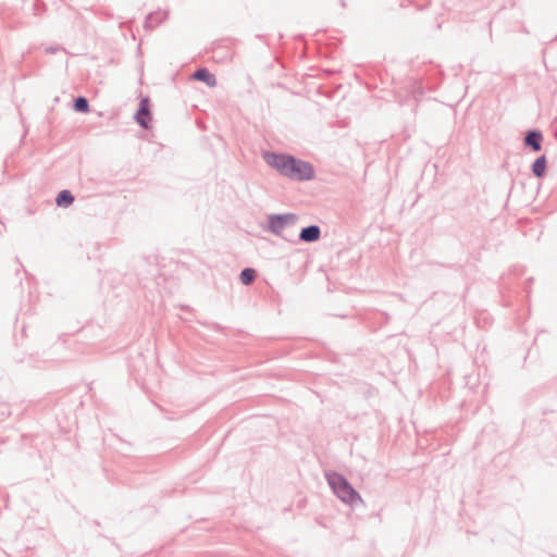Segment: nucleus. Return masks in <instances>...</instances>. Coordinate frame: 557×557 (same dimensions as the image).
Returning <instances> with one entry per match:
<instances>
[{
  "mask_svg": "<svg viewBox=\"0 0 557 557\" xmlns=\"http://www.w3.org/2000/svg\"><path fill=\"white\" fill-rule=\"evenodd\" d=\"M263 159L269 166L292 181L304 182L314 177L312 164L292 154L267 151Z\"/></svg>",
  "mask_w": 557,
  "mask_h": 557,
  "instance_id": "nucleus-1",
  "label": "nucleus"
},
{
  "mask_svg": "<svg viewBox=\"0 0 557 557\" xmlns=\"http://www.w3.org/2000/svg\"><path fill=\"white\" fill-rule=\"evenodd\" d=\"M325 479L333 493L346 505L356 508L364 502L360 494L352 487L349 481L337 472H326Z\"/></svg>",
  "mask_w": 557,
  "mask_h": 557,
  "instance_id": "nucleus-2",
  "label": "nucleus"
},
{
  "mask_svg": "<svg viewBox=\"0 0 557 557\" xmlns=\"http://www.w3.org/2000/svg\"><path fill=\"white\" fill-rule=\"evenodd\" d=\"M295 213H278L268 215V231L275 236H281L287 225H294L297 222Z\"/></svg>",
  "mask_w": 557,
  "mask_h": 557,
  "instance_id": "nucleus-3",
  "label": "nucleus"
},
{
  "mask_svg": "<svg viewBox=\"0 0 557 557\" xmlns=\"http://www.w3.org/2000/svg\"><path fill=\"white\" fill-rule=\"evenodd\" d=\"M135 120L141 128H144V129L150 128L151 112L149 109V99L148 98H144L140 100L138 110L135 114Z\"/></svg>",
  "mask_w": 557,
  "mask_h": 557,
  "instance_id": "nucleus-4",
  "label": "nucleus"
},
{
  "mask_svg": "<svg viewBox=\"0 0 557 557\" xmlns=\"http://www.w3.org/2000/svg\"><path fill=\"white\" fill-rule=\"evenodd\" d=\"M321 237V228L317 224L302 227L299 233V240L302 243H314Z\"/></svg>",
  "mask_w": 557,
  "mask_h": 557,
  "instance_id": "nucleus-5",
  "label": "nucleus"
},
{
  "mask_svg": "<svg viewBox=\"0 0 557 557\" xmlns=\"http://www.w3.org/2000/svg\"><path fill=\"white\" fill-rule=\"evenodd\" d=\"M543 135L537 129H531L525 134L524 145L533 151L542 149Z\"/></svg>",
  "mask_w": 557,
  "mask_h": 557,
  "instance_id": "nucleus-6",
  "label": "nucleus"
},
{
  "mask_svg": "<svg viewBox=\"0 0 557 557\" xmlns=\"http://www.w3.org/2000/svg\"><path fill=\"white\" fill-rule=\"evenodd\" d=\"M191 77L196 81L203 82L209 87H214L216 85L215 76L206 67L196 70Z\"/></svg>",
  "mask_w": 557,
  "mask_h": 557,
  "instance_id": "nucleus-7",
  "label": "nucleus"
},
{
  "mask_svg": "<svg viewBox=\"0 0 557 557\" xmlns=\"http://www.w3.org/2000/svg\"><path fill=\"white\" fill-rule=\"evenodd\" d=\"M546 164L547 160L545 154L540 156L535 159V161L532 164V173L535 177L541 178L544 176L546 171Z\"/></svg>",
  "mask_w": 557,
  "mask_h": 557,
  "instance_id": "nucleus-8",
  "label": "nucleus"
},
{
  "mask_svg": "<svg viewBox=\"0 0 557 557\" xmlns=\"http://www.w3.org/2000/svg\"><path fill=\"white\" fill-rule=\"evenodd\" d=\"M74 200L75 198L73 194L67 189H63L57 195L55 203L58 207L67 208L74 202Z\"/></svg>",
  "mask_w": 557,
  "mask_h": 557,
  "instance_id": "nucleus-9",
  "label": "nucleus"
},
{
  "mask_svg": "<svg viewBox=\"0 0 557 557\" xmlns=\"http://www.w3.org/2000/svg\"><path fill=\"white\" fill-rule=\"evenodd\" d=\"M73 109L76 112L87 113L89 112V102L86 97L79 96L74 99Z\"/></svg>",
  "mask_w": 557,
  "mask_h": 557,
  "instance_id": "nucleus-10",
  "label": "nucleus"
},
{
  "mask_svg": "<svg viewBox=\"0 0 557 557\" xmlns=\"http://www.w3.org/2000/svg\"><path fill=\"white\" fill-rule=\"evenodd\" d=\"M256 275V270H253L252 268H245L244 270H242L239 274L240 282L244 285H250L255 281Z\"/></svg>",
  "mask_w": 557,
  "mask_h": 557,
  "instance_id": "nucleus-11",
  "label": "nucleus"
},
{
  "mask_svg": "<svg viewBox=\"0 0 557 557\" xmlns=\"http://www.w3.org/2000/svg\"><path fill=\"white\" fill-rule=\"evenodd\" d=\"M160 21H161V14L152 13L146 17L144 26L147 29H152L160 23Z\"/></svg>",
  "mask_w": 557,
  "mask_h": 557,
  "instance_id": "nucleus-12",
  "label": "nucleus"
},
{
  "mask_svg": "<svg viewBox=\"0 0 557 557\" xmlns=\"http://www.w3.org/2000/svg\"><path fill=\"white\" fill-rule=\"evenodd\" d=\"M61 50L59 46H50L45 49L46 53H55Z\"/></svg>",
  "mask_w": 557,
  "mask_h": 557,
  "instance_id": "nucleus-13",
  "label": "nucleus"
}]
</instances>
